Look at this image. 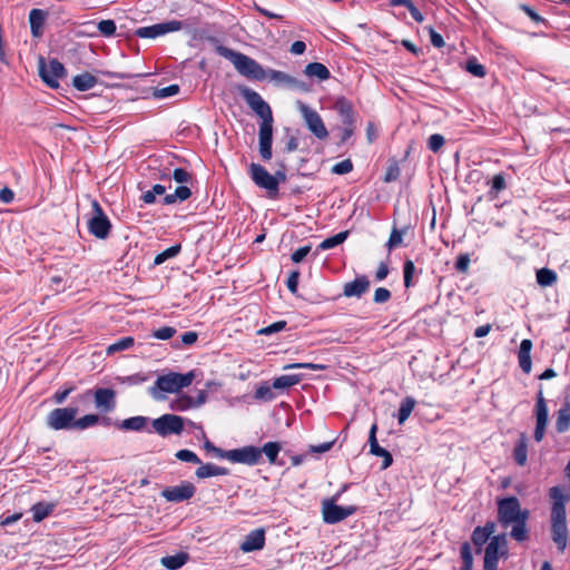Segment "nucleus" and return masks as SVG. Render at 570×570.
Here are the masks:
<instances>
[{"mask_svg":"<svg viewBox=\"0 0 570 570\" xmlns=\"http://www.w3.org/2000/svg\"><path fill=\"white\" fill-rule=\"evenodd\" d=\"M272 144H273V120L261 121L258 130V150L263 160L268 161L272 159Z\"/></svg>","mask_w":570,"mask_h":570,"instance_id":"nucleus-18","label":"nucleus"},{"mask_svg":"<svg viewBox=\"0 0 570 570\" xmlns=\"http://www.w3.org/2000/svg\"><path fill=\"white\" fill-rule=\"evenodd\" d=\"M297 107L308 130L313 132L318 139L327 138L328 131L318 112L301 101L297 102Z\"/></svg>","mask_w":570,"mask_h":570,"instance_id":"nucleus-9","label":"nucleus"},{"mask_svg":"<svg viewBox=\"0 0 570 570\" xmlns=\"http://www.w3.org/2000/svg\"><path fill=\"white\" fill-rule=\"evenodd\" d=\"M183 28V22L178 20H170L166 22L156 23L148 27L138 28L135 35L139 38L155 39L169 32L179 31Z\"/></svg>","mask_w":570,"mask_h":570,"instance_id":"nucleus-14","label":"nucleus"},{"mask_svg":"<svg viewBox=\"0 0 570 570\" xmlns=\"http://www.w3.org/2000/svg\"><path fill=\"white\" fill-rule=\"evenodd\" d=\"M180 249H181V246L179 244L165 249L164 252L156 255V257L154 259V264L160 265V264L165 263L167 259L177 256L180 253Z\"/></svg>","mask_w":570,"mask_h":570,"instance_id":"nucleus-46","label":"nucleus"},{"mask_svg":"<svg viewBox=\"0 0 570 570\" xmlns=\"http://www.w3.org/2000/svg\"><path fill=\"white\" fill-rule=\"evenodd\" d=\"M196 377L195 371L185 374L169 372L159 375L153 386L149 387V394L156 401H164L165 393H179L183 389L188 387Z\"/></svg>","mask_w":570,"mask_h":570,"instance_id":"nucleus-3","label":"nucleus"},{"mask_svg":"<svg viewBox=\"0 0 570 570\" xmlns=\"http://www.w3.org/2000/svg\"><path fill=\"white\" fill-rule=\"evenodd\" d=\"M549 498L552 501L551 507V538L558 550L563 552L568 543V527L566 503L569 495L563 492L561 487H552L549 489Z\"/></svg>","mask_w":570,"mask_h":570,"instance_id":"nucleus-2","label":"nucleus"},{"mask_svg":"<svg viewBox=\"0 0 570 570\" xmlns=\"http://www.w3.org/2000/svg\"><path fill=\"white\" fill-rule=\"evenodd\" d=\"M178 92H179V86L178 85H170L168 87L157 89L155 91V96L157 98H167V97L175 96Z\"/></svg>","mask_w":570,"mask_h":570,"instance_id":"nucleus-60","label":"nucleus"},{"mask_svg":"<svg viewBox=\"0 0 570 570\" xmlns=\"http://www.w3.org/2000/svg\"><path fill=\"white\" fill-rule=\"evenodd\" d=\"M286 325H287V323L285 321H278V322H275L266 327L258 330L257 334L268 336L274 333H278V332L283 331L286 327Z\"/></svg>","mask_w":570,"mask_h":570,"instance_id":"nucleus-52","label":"nucleus"},{"mask_svg":"<svg viewBox=\"0 0 570 570\" xmlns=\"http://www.w3.org/2000/svg\"><path fill=\"white\" fill-rule=\"evenodd\" d=\"M304 73L309 78H316L321 81L327 80L331 72L327 67L321 62H311L306 65Z\"/></svg>","mask_w":570,"mask_h":570,"instance_id":"nucleus-28","label":"nucleus"},{"mask_svg":"<svg viewBox=\"0 0 570 570\" xmlns=\"http://www.w3.org/2000/svg\"><path fill=\"white\" fill-rule=\"evenodd\" d=\"M507 188L505 177L503 174H497L491 180L490 194L497 196L500 191Z\"/></svg>","mask_w":570,"mask_h":570,"instance_id":"nucleus-50","label":"nucleus"},{"mask_svg":"<svg viewBox=\"0 0 570 570\" xmlns=\"http://www.w3.org/2000/svg\"><path fill=\"white\" fill-rule=\"evenodd\" d=\"M196 493V487L189 481H183L175 487H167L161 491V497L168 502H183L191 499Z\"/></svg>","mask_w":570,"mask_h":570,"instance_id":"nucleus-17","label":"nucleus"},{"mask_svg":"<svg viewBox=\"0 0 570 570\" xmlns=\"http://www.w3.org/2000/svg\"><path fill=\"white\" fill-rule=\"evenodd\" d=\"M494 522H487L484 527H476L472 532V542L478 548V552L481 551V548L484 543L491 540L492 534L495 531Z\"/></svg>","mask_w":570,"mask_h":570,"instance_id":"nucleus-23","label":"nucleus"},{"mask_svg":"<svg viewBox=\"0 0 570 570\" xmlns=\"http://www.w3.org/2000/svg\"><path fill=\"white\" fill-rule=\"evenodd\" d=\"M255 399L257 400H265L271 401L274 399V393L272 392V389L267 384H263L258 386L255 391Z\"/></svg>","mask_w":570,"mask_h":570,"instance_id":"nucleus-59","label":"nucleus"},{"mask_svg":"<svg viewBox=\"0 0 570 570\" xmlns=\"http://www.w3.org/2000/svg\"><path fill=\"white\" fill-rule=\"evenodd\" d=\"M353 170V163L351 159H344L337 164H335L332 168V173L337 175H345Z\"/></svg>","mask_w":570,"mask_h":570,"instance_id":"nucleus-57","label":"nucleus"},{"mask_svg":"<svg viewBox=\"0 0 570 570\" xmlns=\"http://www.w3.org/2000/svg\"><path fill=\"white\" fill-rule=\"evenodd\" d=\"M301 375L298 374L281 375L273 381V387L276 390L287 389L298 384Z\"/></svg>","mask_w":570,"mask_h":570,"instance_id":"nucleus-40","label":"nucleus"},{"mask_svg":"<svg viewBox=\"0 0 570 570\" xmlns=\"http://www.w3.org/2000/svg\"><path fill=\"white\" fill-rule=\"evenodd\" d=\"M311 249H312L311 245L303 246V247L296 249L292 254L291 259L294 263L298 264V263L303 262V259L309 254Z\"/></svg>","mask_w":570,"mask_h":570,"instance_id":"nucleus-64","label":"nucleus"},{"mask_svg":"<svg viewBox=\"0 0 570 570\" xmlns=\"http://www.w3.org/2000/svg\"><path fill=\"white\" fill-rule=\"evenodd\" d=\"M204 448L207 452H212L216 458L227 460L228 450L226 451L220 448H217L208 440L205 442Z\"/></svg>","mask_w":570,"mask_h":570,"instance_id":"nucleus-61","label":"nucleus"},{"mask_svg":"<svg viewBox=\"0 0 570 570\" xmlns=\"http://www.w3.org/2000/svg\"><path fill=\"white\" fill-rule=\"evenodd\" d=\"M87 227L89 233L98 239H106L111 232L110 219L96 199L91 200V213L87 220Z\"/></svg>","mask_w":570,"mask_h":570,"instance_id":"nucleus-7","label":"nucleus"},{"mask_svg":"<svg viewBox=\"0 0 570 570\" xmlns=\"http://www.w3.org/2000/svg\"><path fill=\"white\" fill-rule=\"evenodd\" d=\"M175 456L183 462H189V463H194V464L202 463L198 455L190 450H186V449L179 450L176 452Z\"/></svg>","mask_w":570,"mask_h":570,"instance_id":"nucleus-51","label":"nucleus"},{"mask_svg":"<svg viewBox=\"0 0 570 570\" xmlns=\"http://www.w3.org/2000/svg\"><path fill=\"white\" fill-rule=\"evenodd\" d=\"M513 458L518 465L523 466L528 460V444L527 438L521 435L513 449Z\"/></svg>","mask_w":570,"mask_h":570,"instance_id":"nucleus-34","label":"nucleus"},{"mask_svg":"<svg viewBox=\"0 0 570 570\" xmlns=\"http://www.w3.org/2000/svg\"><path fill=\"white\" fill-rule=\"evenodd\" d=\"M466 71L478 78H483L487 73L485 67L478 62L475 58H470L465 65Z\"/></svg>","mask_w":570,"mask_h":570,"instance_id":"nucleus-47","label":"nucleus"},{"mask_svg":"<svg viewBox=\"0 0 570 570\" xmlns=\"http://www.w3.org/2000/svg\"><path fill=\"white\" fill-rule=\"evenodd\" d=\"M391 298V292L385 287H379L374 292L373 301L376 304L386 303Z\"/></svg>","mask_w":570,"mask_h":570,"instance_id":"nucleus-63","label":"nucleus"},{"mask_svg":"<svg viewBox=\"0 0 570 570\" xmlns=\"http://www.w3.org/2000/svg\"><path fill=\"white\" fill-rule=\"evenodd\" d=\"M460 552H461V559L463 561L462 570H472L473 557H472L470 544L468 542H464L461 546Z\"/></svg>","mask_w":570,"mask_h":570,"instance_id":"nucleus-48","label":"nucleus"},{"mask_svg":"<svg viewBox=\"0 0 570 570\" xmlns=\"http://www.w3.org/2000/svg\"><path fill=\"white\" fill-rule=\"evenodd\" d=\"M265 546V531L264 529H256L250 531L240 544L243 552H252L262 550Z\"/></svg>","mask_w":570,"mask_h":570,"instance_id":"nucleus-22","label":"nucleus"},{"mask_svg":"<svg viewBox=\"0 0 570 570\" xmlns=\"http://www.w3.org/2000/svg\"><path fill=\"white\" fill-rule=\"evenodd\" d=\"M216 52L228 59L242 76L255 80H264L266 78L264 68L253 58L225 46H217Z\"/></svg>","mask_w":570,"mask_h":570,"instance_id":"nucleus-4","label":"nucleus"},{"mask_svg":"<svg viewBox=\"0 0 570 570\" xmlns=\"http://www.w3.org/2000/svg\"><path fill=\"white\" fill-rule=\"evenodd\" d=\"M227 460L233 463L256 465L262 460V451H259V448L254 445L228 450Z\"/></svg>","mask_w":570,"mask_h":570,"instance_id":"nucleus-16","label":"nucleus"},{"mask_svg":"<svg viewBox=\"0 0 570 570\" xmlns=\"http://www.w3.org/2000/svg\"><path fill=\"white\" fill-rule=\"evenodd\" d=\"M55 509L53 503L38 502L32 505L31 512L32 518L36 522H40L52 513Z\"/></svg>","mask_w":570,"mask_h":570,"instance_id":"nucleus-35","label":"nucleus"},{"mask_svg":"<svg viewBox=\"0 0 570 570\" xmlns=\"http://www.w3.org/2000/svg\"><path fill=\"white\" fill-rule=\"evenodd\" d=\"M78 404L73 400L70 406L53 409L46 417V425L53 431L75 430L76 416L79 413Z\"/></svg>","mask_w":570,"mask_h":570,"instance_id":"nucleus-5","label":"nucleus"},{"mask_svg":"<svg viewBox=\"0 0 570 570\" xmlns=\"http://www.w3.org/2000/svg\"><path fill=\"white\" fill-rule=\"evenodd\" d=\"M400 174L401 169L399 164L393 161L387 166L383 180L385 183L395 181L400 177Z\"/></svg>","mask_w":570,"mask_h":570,"instance_id":"nucleus-53","label":"nucleus"},{"mask_svg":"<svg viewBox=\"0 0 570 570\" xmlns=\"http://www.w3.org/2000/svg\"><path fill=\"white\" fill-rule=\"evenodd\" d=\"M191 196V190L187 186H179L173 194H167L163 198L165 205H173L176 203H183Z\"/></svg>","mask_w":570,"mask_h":570,"instance_id":"nucleus-31","label":"nucleus"},{"mask_svg":"<svg viewBox=\"0 0 570 570\" xmlns=\"http://www.w3.org/2000/svg\"><path fill=\"white\" fill-rule=\"evenodd\" d=\"M116 23L114 20H110V19H107V20H101L99 23H98V30L100 31V33L102 36H106V37H110V36H114L115 32H116Z\"/></svg>","mask_w":570,"mask_h":570,"instance_id":"nucleus-55","label":"nucleus"},{"mask_svg":"<svg viewBox=\"0 0 570 570\" xmlns=\"http://www.w3.org/2000/svg\"><path fill=\"white\" fill-rule=\"evenodd\" d=\"M173 178L178 184H187L191 180V175L184 168H176L173 173Z\"/></svg>","mask_w":570,"mask_h":570,"instance_id":"nucleus-62","label":"nucleus"},{"mask_svg":"<svg viewBox=\"0 0 570 570\" xmlns=\"http://www.w3.org/2000/svg\"><path fill=\"white\" fill-rule=\"evenodd\" d=\"M535 414V429L533 433V438L537 442H541L544 438L547 424H548V415L549 410L547 405V401L543 396L542 390L540 389L537 394V403L534 407Z\"/></svg>","mask_w":570,"mask_h":570,"instance_id":"nucleus-15","label":"nucleus"},{"mask_svg":"<svg viewBox=\"0 0 570 570\" xmlns=\"http://www.w3.org/2000/svg\"><path fill=\"white\" fill-rule=\"evenodd\" d=\"M531 350L532 342L529 338H524L520 343V347L518 351V362L521 370L529 374L532 370V361H531Z\"/></svg>","mask_w":570,"mask_h":570,"instance_id":"nucleus-24","label":"nucleus"},{"mask_svg":"<svg viewBox=\"0 0 570 570\" xmlns=\"http://www.w3.org/2000/svg\"><path fill=\"white\" fill-rule=\"evenodd\" d=\"M370 281L367 276L361 275L357 276L354 281L348 282L343 287V295L346 297H357L360 298L370 289Z\"/></svg>","mask_w":570,"mask_h":570,"instance_id":"nucleus-21","label":"nucleus"},{"mask_svg":"<svg viewBox=\"0 0 570 570\" xmlns=\"http://www.w3.org/2000/svg\"><path fill=\"white\" fill-rule=\"evenodd\" d=\"M347 236H348V230H344V232H341L332 237H328V238L324 239L318 245V249L327 250V249L334 248V247L341 245L342 243H344L345 239L347 238Z\"/></svg>","mask_w":570,"mask_h":570,"instance_id":"nucleus-41","label":"nucleus"},{"mask_svg":"<svg viewBox=\"0 0 570 570\" xmlns=\"http://www.w3.org/2000/svg\"><path fill=\"white\" fill-rule=\"evenodd\" d=\"M97 82L98 79L89 72L77 75L72 79V86L79 91H87L94 88Z\"/></svg>","mask_w":570,"mask_h":570,"instance_id":"nucleus-29","label":"nucleus"},{"mask_svg":"<svg viewBox=\"0 0 570 570\" xmlns=\"http://www.w3.org/2000/svg\"><path fill=\"white\" fill-rule=\"evenodd\" d=\"M356 508L353 505L341 507L335 504V499L324 500L322 503L323 520L327 524H335L354 514Z\"/></svg>","mask_w":570,"mask_h":570,"instance_id":"nucleus-11","label":"nucleus"},{"mask_svg":"<svg viewBox=\"0 0 570 570\" xmlns=\"http://www.w3.org/2000/svg\"><path fill=\"white\" fill-rule=\"evenodd\" d=\"M240 94L246 104L253 109V111L262 118V121H265L267 119L273 120L271 107L258 92L247 87H244L240 89Z\"/></svg>","mask_w":570,"mask_h":570,"instance_id":"nucleus-13","label":"nucleus"},{"mask_svg":"<svg viewBox=\"0 0 570 570\" xmlns=\"http://www.w3.org/2000/svg\"><path fill=\"white\" fill-rule=\"evenodd\" d=\"M47 19V12L41 9H32L29 12V22L31 35L35 38H40L43 33V24Z\"/></svg>","mask_w":570,"mask_h":570,"instance_id":"nucleus-26","label":"nucleus"},{"mask_svg":"<svg viewBox=\"0 0 570 570\" xmlns=\"http://www.w3.org/2000/svg\"><path fill=\"white\" fill-rule=\"evenodd\" d=\"M134 343H135V341L130 336L121 337L120 340H118L117 342L110 344L107 347V354L111 355V354H115V353L120 352V351L129 350L130 347L134 346Z\"/></svg>","mask_w":570,"mask_h":570,"instance_id":"nucleus-43","label":"nucleus"},{"mask_svg":"<svg viewBox=\"0 0 570 570\" xmlns=\"http://www.w3.org/2000/svg\"><path fill=\"white\" fill-rule=\"evenodd\" d=\"M266 77H269V79L276 83L285 85L288 87H296L298 85V80L296 78L279 70L269 69L266 71Z\"/></svg>","mask_w":570,"mask_h":570,"instance_id":"nucleus-32","label":"nucleus"},{"mask_svg":"<svg viewBox=\"0 0 570 570\" xmlns=\"http://www.w3.org/2000/svg\"><path fill=\"white\" fill-rule=\"evenodd\" d=\"M194 407V397L189 395H180L170 403L173 411L185 412Z\"/></svg>","mask_w":570,"mask_h":570,"instance_id":"nucleus-42","label":"nucleus"},{"mask_svg":"<svg viewBox=\"0 0 570 570\" xmlns=\"http://www.w3.org/2000/svg\"><path fill=\"white\" fill-rule=\"evenodd\" d=\"M249 176L256 186L266 189L271 196L277 195V181L264 166L256 163H252L249 165Z\"/></svg>","mask_w":570,"mask_h":570,"instance_id":"nucleus-12","label":"nucleus"},{"mask_svg":"<svg viewBox=\"0 0 570 570\" xmlns=\"http://www.w3.org/2000/svg\"><path fill=\"white\" fill-rule=\"evenodd\" d=\"M94 397L95 406L99 412L110 413L116 409V392L112 389H97L94 392L87 390L75 397V401L83 404Z\"/></svg>","mask_w":570,"mask_h":570,"instance_id":"nucleus-6","label":"nucleus"},{"mask_svg":"<svg viewBox=\"0 0 570 570\" xmlns=\"http://www.w3.org/2000/svg\"><path fill=\"white\" fill-rule=\"evenodd\" d=\"M415 273V265L411 259H406L403 265L404 286L406 288L413 285V275Z\"/></svg>","mask_w":570,"mask_h":570,"instance_id":"nucleus-49","label":"nucleus"},{"mask_svg":"<svg viewBox=\"0 0 570 570\" xmlns=\"http://www.w3.org/2000/svg\"><path fill=\"white\" fill-rule=\"evenodd\" d=\"M403 233H404L403 230H400L397 228L392 229L390 238L386 243L389 250H392L402 244Z\"/></svg>","mask_w":570,"mask_h":570,"instance_id":"nucleus-54","label":"nucleus"},{"mask_svg":"<svg viewBox=\"0 0 570 570\" xmlns=\"http://www.w3.org/2000/svg\"><path fill=\"white\" fill-rule=\"evenodd\" d=\"M38 69L41 79L50 88H58L59 79L63 78L67 73L63 65L57 59H50L46 62V60L40 57Z\"/></svg>","mask_w":570,"mask_h":570,"instance_id":"nucleus-8","label":"nucleus"},{"mask_svg":"<svg viewBox=\"0 0 570 570\" xmlns=\"http://www.w3.org/2000/svg\"><path fill=\"white\" fill-rule=\"evenodd\" d=\"M176 334V328L171 326H164L153 332V336L157 340L166 341Z\"/></svg>","mask_w":570,"mask_h":570,"instance_id":"nucleus-58","label":"nucleus"},{"mask_svg":"<svg viewBox=\"0 0 570 570\" xmlns=\"http://www.w3.org/2000/svg\"><path fill=\"white\" fill-rule=\"evenodd\" d=\"M498 521L504 528L511 527L510 535L518 542L528 539L527 522L530 518V511L522 509L517 497H507L499 499L498 502Z\"/></svg>","mask_w":570,"mask_h":570,"instance_id":"nucleus-1","label":"nucleus"},{"mask_svg":"<svg viewBox=\"0 0 570 570\" xmlns=\"http://www.w3.org/2000/svg\"><path fill=\"white\" fill-rule=\"evenodd\" d=\"M557 279V273L552 269L541 268L537 272V282L542 287L552 286Z\"/></svg>","mask_w":570,"mask_h":570,"instance_id":"nucleus-39","label":"nucleus"},{"mask_svg":"<svg viewBox=\"0 0 570 570\" xmlns=\"http://www.w3.org/2000/svg\"><path fill=\"white\" fill-rule=\"evenodd\" d=\"M165 193H166V187L164 185L156 184L153 186V188L150 190H147L141 195V200L148 205L154 204L156 202V196L157 195L161 196Z\"/></svg>","mask_w":570,"mask_h":570,"instance_id":"nucleus-45","label":"nucleus"},{"mask_svg":"<svg viewBox=\"0 0 570 570\" xmlns=\"http://www.w3.org/2000/svg\"><path fill=\"white\" fill-rule=\"evenodd\" d=\"M415 404L416 401L412 396H406L402 400L397 412L399 424H403L410 417Z\"/></svg>","mask_w":570,"mask_h":570,"instance_id":"nucleus-36","label":"nucleus"},{"mask_svg":"<svg viewBox=\"0 0 570 570\" xmlns=\"http://www.w3.org/2000/svg\"><path fill=\"white\" fill-rule=\"evenodd\" d=\"M507 537L505 534L493 535L485 547L484 558L491 560H499L500 556L507 553Z\"/></svg>","mask_w":570,"mask_h":570,"instance_id":"nucleus-19","label":"nucleus"},{"mask_svg":"<svg viewBox=\"0 0 570 570\" xmlns=\"http://www.w3.org/2000/svg\"><path fill=\"white\" fill-rule=\"evenodd\" d=\"M556 431L564 433L570 429V411L563 406L557 412Z\"/></svg>","mask_w":570,"mask_h":570,"instance_id":"nucleus-38","label":"nucleus"},{"mask_svg":"<svg viewBox=\"0 0 570 570\" xmlns=\"http://www.w3.org/2000/svg\"><path fill=\"white\" fill-rule=\"evenodd\" d=\"M187 560L188 554L185 552H180L174 556L163 557L160 563L169 570H177L181 568L187 562Z\"/></svg>","mask_w":570,"mask_h":570,"instance_id":"nucleus-33","label":"nucleus"},{"mask_svg":"<svg viewBox=\"0 0 570 570\" xmlns=\"http://www.w3.org/2000/svg\"><path fill=\"white\" fill-rule=\"evenodd\" d=\"M229 474V470L224 466L216 465L214 463H206L202 464L197 468L195 471V475L198 479H206L212 476H218V475H227Z\"/></svg>","mask_w":570,"mask_h":570,"instance_id":"nucleus-27","label":"nucleus"},{"mask_svg":"<svg viewBox=\"0 0 570 570\" xmlns=\"http://www.w3.org/2000/svg\"><path fill=\"white\" fill-rule=\"evenodd\" d=\"M445 139L440 134H433L429 137L428 147L433 153H438L444 145Z\"/></svg>","mask_w":570,"mask_h":570,"instance_id":"nucleus-56","label":"nucleus"},{"mask_svg":"<svg viewBox=\"0 0 570 570\" xmlns=\"http://www.w3.org/2000/svg\"><path fill=\"white\" fill-rule=\"evenodd\" d=\"M99 421L100 417L97 414H87L79 419L76 417L75 430H86L88 428L95 426Z\"/></svg>","mask_w":570,"mask_h":570,"instance_id":"nucleus-44","label":"nucleus"},{"mask_svg":"<svg viewBox=\"0 0 570 570\" xmlns=\"http://www.w3.org/2000/svg\"><path fill=\"white\" fill-rule=\"evenodd\" d=\"M147 423L148 417L138 415L121 421L120 423L117 424V426L124 431L139 432L146 428Z\"/></svg>","mask_w":570,"mask_h":570,"instance_id":"nucleus-30","label":"nucleus"},{"mask_svg":"<svg viewBox=\"0 0 570 570\" xmlns=\"http://www.w3.org/2000/svg\"><path fill=\"white\" fill-rule=\"evenodd\" d=\"M281 450L282 446L278 442H267L264 444L263 448H259V451H262V455L265 454L271 464L283 465V462H277V456Z\"/></svg>","mask_w":570,"mask_h":570,"instance_id":"nucleus-37","label":"nucleus"},{"mask_svg":"<svg viewBox=\"0 0 570 570\" xmlns=\"http://www.w3.org/2000/svg\"><path fill=\"white\" fill-rule=\"evenodd\" d=\"M334 109L340 115L342 125H355L353 106L347 99L343 97L337 99L334 105Z\"/></svg>","mask_w":570,"mask_h":570,"instance_id":"nucleus-25","label":"nucleus"},{"mask_svg":"<svg viewBox=\"0 0 570 570\" xmlns=\"http://www.w3.org/2000/svg\"><path fill=\"white\" fill-rule=\"evenodd\" d=\"M154 431L160 436L179 435L184 430V419L175 414H164L153 421Z\"/></svg>","mask_w":570,"mask_h":570,"instance_id":"nucleus-10","label":"nucleus"},{"mask_svg":"<svg viewBox=\"0 0 570 570\" xmlns=\"http://www.w3.org/2000/svg\"><path fill=\"white\" fill-rule=\"evenodd\" d=\"M376 431H377V425H376V423H374L371 426L370 434H368L370 452L373 455L383 458L382 468L387 469L393 463V458H392V454L387 450H385L384 448H381L379 445L377 440H376Z\"/></svg>","mask_w":570,"mask_h":570,"instance_id":"nucleus-20","label":"nucleus"}]
</instances>
